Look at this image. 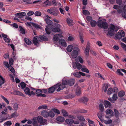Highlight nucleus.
I'll return each instance as SVG.
<instances>
[{"label":"nucleus","instance_id":"nucleus-35","mask_svg":"<svg viewBox=\"0 0 126 126\" xmlns=\"http://www.w3.org/2000/svg\"><path fill=\"white\" fill-rule=\"evenodd\" d=\"M97 23L94 20H92L90 22V25L92 27H95Z\"/></svg>","mask_w":126,"mask_h":126},{"label":"nucleus","instance_id":"nucleus-20","mask_svg":"<svg viewBox=\"0 0 126 126\" xmlns=\"http://www.w3.org/2000/svg\"><path fill=\"white\" fill-rule=\"evenodd\" d=\"M68 25L72 26L73 25V21L69 18H67L66 19Z\"/></svg>","mask_w":126,"mask_h":126},{"label":"nucleus","instance_id":"nucleus-13","mask_svg":"<svg viewBox=\"0 0 126 126\" xmlns=\"http://www.w3.org/2000/svg\"><path fill=\"white\" fill-rule=\"evenodd\" d=\"M38 36L34 37L32 39V42L35 45L38 47L39 45V43L37 40Z\"/></svg>","mask_w":126,"mask_h":126},{"label":"nucleus","instance_id":"nucleus-37","mask_svg":"<svg viewBox=\"0 0 126 126\" xmlns=\"http://www.w3.org/2000/svg\"><path fill=\"white\" fill-rule=\"evenodd\" d=\"M62 112L64 116H67L68 115V113L65 110H62Z\"/></svg>","mask_w":126,"mask_h":126},{"label":"nucleus","instance_id":"nucleus-55","mask_svg":"<svg viewBox=\"0 0 126 126\" xmlns=\"http://www.w3.org/2000/svg\"><path fill=\"white\" fill-rule=\"evenodd\" d=\"M92 17L90 16H88L86 17L87 20L89 22L92 21Z\"/></svg>","mask_w":126,"mask_h":126},{"label":"nucleus","instance_id":"nucleus-6","mask_svg":"<svg viewBox=\"0 0 126 126\" xmlns=\"http://www.w3.org/2000/svg\"><path fill=\"white\" fill-rule=\"evenodd\" d=\"M37 120L38 123L41 125H46L47 124V120L44 119L41 116H38L37 117Z\"/></svg>","mask_w":126,"mask_h":126},{"label":"nucleus","instance_id":"nucleus-54","mask_svg":"<svg viewBox=\"0 0 126 126\" xmlns=\"http://www.w3.org/2000/svg\"><path fill=\"white\" fill-rule=\"evenodd\" d=\"M5 81V80L4 79H0V86H1V85L4 83Z\"/></svg>","mask_w":126,"mask_h":126},{"label":"nucleus","instance_id":"nucleus-46","mask_svg":"<svg viewBox=\"0 0 126 126\" xmlns=\"http://www.w3.org/2000/svg\"><path fill=\"white\" fill-rule=\"evenodd\" d=\"M77 117L80 121H83L85 120L84 117L82 115H78Z\"/></svg>","mask_w":126,"mask_h":126},{"label":"nucleus","instance_id":"nucleus-39","mask_svg":"<svg viewBox=\"0 0 126 126\" xmlns=\"http://www.w3.org/2000/svg\"><path fill=\"white\" fill-rule=\"evenodd\" d=\"M95 76L96 77H97L99 78L102 79H104L103 78V76L101 74L99 73H96L95 74Z\"/></svg>","mask_w":126,"mask_h":126},{"label":"nucleus","instance_id":"nucleus-57","mask_svg":"<svg viewBox=\"0 0 126 126\" xmlns=\"http://www.w3.org/2000/svg\"><path fill=\"white\" fill-rule=\"evenodd\" d=\"M117 72L118 73V75H121L122 76L123 75V74L122 73L120 69H118L117 70Z\"/></svg>","mask_w":126,"mask_h":126},{"label":"nucleus","instance_id":"nucleus-16","mask_svg":"<svg viewBox=\"0 0 126 126\" xmlns=\"http://www.w3.org/2000/svg\"><path fill=\"white\" fill-rule=\"evenodd\" d=\"M31 24L33 27H35L36 29L37 30L41 29L43 31H44V30H43L42 27L39 25L33 22L31 23Z\"/></svg>","mask_w":126,"mask_h":126},{"label":"nucleus","instance_id":"nucleus-32","mask_svg":"<svg viewBox=\"0 0 126 126\" xmlns=\"http://www.w3.org/2000/svg\"><path fill=\"white\" fill-rule=\"evenodd\" d=\"M55 89L54 86L50 87L48 89V92L49 93H52L54 91Z\"/></svg>","mask_w":126,"mask_h":126},{"label":"nucleus","instance_id":"nucleus-59","mask_svg":"<svg viewBox=\"0 0 126 126\" xmlns=\"http://www.w3.org/2000/svg\"><path fill=\"white\" fill-rule=\"evenodd\" d=\"M23 1L25 2H26L27 4H30L32 3L31 1V0H23Z\"/></svg>","mask_w":126,"mask_h":126},{"label":"nucleus","instance_id":"nucleus-3","mask_svg":"<svg viewBox=\"0 0 126 126\" xmlns=\"http://www.w3.org/2000/svg\"><path fill=\"white\" fill-rule=\"evenodd\" d=\"M125 32H118L115 33V32H108L107 33V35L108 36H112L115 35V37L114 39H120L122 37H124L125 35Z\"/></svg>","mask_w":126,"mask_h":126},{"label":"nucleus","instance_id":"nucleus-5","mask_svg":"<svg viewBox=\"0 0 126 126\" xmlns=\"http://www.w3.org/2000/svg\"><path fill=\"white\" fill-rule=\"evenodd\" d=\"M53 86L55 90H56L58 92L60 91L61 90H63V88L66 87V86L64 85V84H63V81L62 83H57L56 85H54Z\"/></svg>","mask_w":126,"mask_h":126},{"label":"nucleus","instance_id":"nucleus-56","mask_svg":"<svg viewBox=\"0 0 126 126\" xmlns=\"http://www.w3.org/2000/svg\"><path fill=\"white\" fill-rule=\"evenodd\" d=\"M112 121L111 119L109 120H104V122L106 124H110L112 123Z\"/></svg>","mask_w":126,"mask_h":126},{"label":"nucleus","instance_id":"nucleus-17","mask_svg":"<svg viewBox=\"0 0 126 126\" xmlns=\"http://www.w3.org/2000/svg\"><path fill=\"white\" fill-rule=\"evenodd\" d=\"M88 99L86 97H84L79 99V100L80 102H82L86 104L88 101Z\"/></svg>","mask_w":126,"mask_h":126},{"label":"nucleus","instance_id":"nucleus-27","mask_svg":"<svg viewBox=\"0 0 126 126\" xmlns=\"http://www.w3.org/2000/svg\"><path fill=\"white\" fill-rule=\"evenodd\" d=\"M44 20L46 23L47 24V25L52 24L53 22L52 21L50 20L49 19L47 18H45Z\"/></svg>","mask_w":126,"mask_h":126},{"label":"nucleus","instance_id":"nucleus-42","mask_svg":"<svg viewBox=\"0 0 126 126\" xmlns=\"http://www.w3.org/2000/svg\"><path fill=\"white\" fill-rule=\"evenodd\" d=\"M76 64L77 65V68L78 69L80 70L82 68V65L79 63H78L77 62H76Z\"/></svg>","mask_w":126,"mask_h":126},{"label":"nucleus","instance_id":"nucleus-62","mask_svg":"<svg viewBox=\"0 0 126 126\" xmlns=\"http://www.w3.org/2000/svg\"><path fill=\"white\" fill-rule=\"evenodd\" d=\"M53 110L54 112L57 114H60V112L59 110L57 109H53Z\"/></svg>","mask_w":126,"mask_h":126},{"label":"nucleus","instance_id":"nucleus-26","mask_svg":"<svg viewBox=\"0 0 126 126\" xmlns=\"http://www.w3.org/2000/svg\"><path fill=\"white\" fill-rule=\"evenodd\" d=\"M59 11L55 9H52L51 14L54 16H57L58 14Z\"/></svg>","mask_w":126,"mask_h":126},{"label":"nucleus","instance_id":"nucleus-48","mask_svg":"<svg viewBox=\"0 0 126 126\" xmlns=\"http://www.w3.org/2000/svg\"><path fill=\"white\" fill-rule=\"evenodd\" d=\"M83 14L85 15H88L90 14V13L88 11L85 10H83Z\"/></svg>","mask_w":126,"mask_h":126},{"label":"nucleus","instance_id":"nucleus-21","mask_svg":"<svg viewBox=\"0 0 126 126\" xmlns=\"http://www.w3.org/2000/svg\"><path fill=\"white\" fill-rule=\"evenodd\" d=\"M65 122L67 124L71 125L73 123L74 121L72 119H67L65 120Z\"/></svg>","mask_w":126,"mask_h":126},{"label":"nucleus","instance_id":"nucleus-24","mask_svg":"<svg viewBox=\"0 0 126 126\" xmlns=\"http://www.w3.org/2000/svg\"><path fill=\"white\" fill-rule=\"evenodd\" d=\"M24 39V41L26 44L29 45H31L32 43L30 40L26 38H25Z\"/></svg>","mask_w":126,"mask_h":126},{"label":"nucleus","instance_id":"nucleus-36","mask_svg":"<svg viewBox=\"0 0 126 126\" xmlns=\"http://www.w3.org/2000/svg\"><path fill=\"white\" fill-rule=\"evenodd\" d=\"M99 110L102 112H103L104 110V107L102 103H100L99 105Z\"/></svg>","mask_w":126,"mask_h":126},{"label":"nucleus","instance_id":"nucleus-33","mask_svg":"<svg viewBox=\"0 0 126 126\" xmlns=\"http://www.w3.org/2000/svg\"><path fill=\"white\" fill-rule=\"evenodd\" d=\"M59 36L58 34H56L54 35L53 37V40L56 41H58L59 39Z\"/></svg>","mask_w":126,"mask_h":126},{"label":"nucleus","instance_id":"nucleus-53","mask_svg":"<svg viewBox=\"0 0 126 126\" xmlns=\"http://www.w3.org/2000/svg\"><path fill=\"white\" fill-rule=\"evenodd\" d=\"M112 92V90L111 88H109L107 91V93L109 94H111Z\"/></svg>","mask_w":126,"mask_h":126},{"label":"nucleus","instance_id":"nucleus-58","mask_svg":"<svg viewBox=\"0 0 126 126\" xmlns=\"http://www.w3.org/2000/svg\"><path fill=\"white\" fill-rule=\"evenodd\" d=\"M79 112L80 113H86L87 112V110L84 109L80 110L79 111Z\"/></svg>","mask_w":126,"mask_h":126},{"label":"nucleus","instance_id":"nucleus-52","mask_svg":"<svg viewBox=\"0 0 126 126\" xmlns=\"http://www.w3.org/2000/svg\"><path fill=\"white\" fill-rule=\"evenodd\" d=\"M81 70L82 72H84L87 73H89V70L87 68H82L81 69Z\"/></svg>","mask_w":126,"mask_h":126},{"label":"nucleus","instance_id":"nucleus-30","mask_svg":"<svg viewBox=\"0 0 126 126\" xmlns=\"http://www.w3.org/2000/svg\"><path fill=\"white\" fill-rule=\"evenodd\" d=\"M48 117H53L55 115L54 113L52 111L50 110L48 112Z\"/></svg>","mask_w":126,"mask_h":126},{"label":"nucleus","instance_id":"nucleus-63","mask_svg":"<svg viewBox=\"0 0 126 126\" xmlns=\"http://www.w3.org/2000/svg\"><path fill=\"white\" fill-rule=\"evenodd\" d=\"M80 39L82 43H83L84 42V40L83 38V36L82 34L80 35Z\"/></svg>","mask_w":126,"mask_h":126},{"label":"nucleus","instance_id":"nucleus-10","mask_svg":"<svg viewBox=\"0 0 126 126\" xmlns=\"http://www.w3.org/2000/svg\"><path fill=\"white\" fill-rule=\"evenodd\" d=\"M38 39L39 40V42H41V41H47L48 40V39L47 37L42 35H39L38 36Z\"/></svg>","mask_w":126,"mask_h":126},{"label":"nucleus","instance_id":"nucleus-34","mask_svg":"<svg viewBox=\"0 0 126 126\" xmlns=\"http://www.w3.org/2000/svg\"><path fill=\"white\" fill-rule=\"evenodd\" d=\"M73 75L78 78H80L81 77V76L79 73V72H77L76 71L73 73Z\"/></svg>","mask_w":126,"mask_h":126},{"label":"nucleus","instance_id":"nucleus-51","mask_svg":"<svg viewBox=\"0 0 126 126\" xmlns=\"http://www.w3.org/2000/svg\"><path fill=\"white\" fill-rule=\"evenodd\" d=\"M112 99L114 100H116L117 99V94H114L112 96Z\"/></svg>","mask_w":126,"mask_h":126},{"label":"nucleus","instance_id":"nucleus-14","mask_svg":"<svg viewBox=\"0 0 126 126\" xmlns=\"http://www.w3.org/2000/svg\"><path fill=\"white\" fill-rule=\"evenodd\" d=\"M41 115L45 118L48 117V114L47 111L43 110L41 112Z\"/></svg>","mask_w":126,"mask_h":126},{"label":"nucleus","instance_id":"nucleus-43","mask_svg":"<svg viewBox=\"0 0 126 126\" xmlns=\"http://www.w3.org/2000/svg\"><path fill=\"white\" fill-rule=\"evenodd\" d=\"M99 113L97 114V116L100 119L101 121L103 120L102 119V113L101 112H99Z\"/></svg>","mask_w":126,"mask_h":126},{"label":"nucleus","instance_id":"nucleus-60","mask_svg":"<svg viewBox=\"0 0 126 126\" xmlns=\"http://www.w3.org/2000/svg\"><path fill=\"white\" fill-rule=\"evenodd\" d=\"M9 69L10 71H11L12 73H15V70L14 68L12 66H11L9 68Z\"/></svg>","mask_w":126,"mask_h":126},{"label":"nucleus","instance_id":"nucleus-9","mask_svg":"<svg viewBox=\"0 0 126 126\" xmlns=\"http://www.w3.org/2000/svg\"><path fill=\"white\" fill-rule=\"evenodd\" d=\"M35 94H36V96L38 97L41 96L43 97H45L46 96L45 94H42V91L40 89H36L35 91Z\"/></svg>","mask_w":126,"mask_h":126},{"label":"nucleus","instance_id":"nucleus-28","mask_svg":"<svg viewBox=\"0 0 126 126\" xmlns=\"http://www.w3.org/2000/svg\"><path fill=\"white\" fill-rule=\"evenodd\" d=\"M56 119L58 121L61 122H63L64 120V118L63 117L60 116L57 117Z\"/></svg>","mask_w":126,"mask_h":126},{"label":"nucleus","instance_id":"nucleus-11","mask_svg":"<svg viewBox=\"0 0 126 126\" xmlns=\"http://www.w3.org/2000/svg\"><path fill=\"white\" fill-rule=\"evenodd\" d=\"M106 112L107 115L109 114H110L109 116H105V117L106 118H110L112 117L113 115V112L111 109H107L106 111Z\"/></svg>","mask_w":126,"mask_h":126},{"label":"nucleus","instance_id":"nucleus-29","mask_svg":"<svg viewBox=\"0 0 126 126\" xmlns=\"http://www.w3.org/2000/svg\"><path fill=\"white\" fill-rule=\"evenodd\" d=\"M73 48V46L71 45H70L68 46L66 48V49L68 52H71Z\"/></svg>","mask_w":126,"mask_h":126},{"label":"nucleus","instance_id":"nucleus-31","mask_svg":"<svg viewBox=\"0 0 126 126\" xmlns=\"http://www.w3.org/2000/svg\"><path fill=\"white\" fill-rule=\"evenodd\" d=\"M114 110L115 113V116L116 118H118L120 114V113L118 110L115 109H114Z\"/></svg>","mask_w":126,"mask_h":126},{"label":"nucleus","instance_id":"nucleus-23","mask_svg":"<svg viewBox=\"0 0 126 126\" xmlns=\"http://www.w3.org/2000/svg\"><path fill=\"white\" fill-rule=\"evenodd\" d=\"M14 94L15 95H18L22 96H24V94L21 92L16 90L14 91Z\"/></svg>","mask_w":126,"mask_h":126},{"label":"nucleus","instance_id":"nucleus-8","mask_svg":"<svg viewBox=\"0 0 126 126\" xmlns=\"http://www.w3.org/2000/svg\"><path fill=\"white\" fill-rule=\"evenodd\" d=\"M90 42L88 41L87 42V45L86 48L84 50V53L85 55L87 56H88L89 50L90 49Z\"/></svg>","mask_w":126,"mask_h":126},{"label":"nucleus","instance_id":"nucleus-61","mask_svg":"<svg viewBox=\"0 0 126 126\" xmlns=\"http://www.w3.org/2000/svg\"><path fill=\"white\" fill-rule=\"evenodd\" d=\"M11 25L12 26H13V27H14L16 28H17L18 27V25L16 23H14L13 24H12Z\"/></svg>","mask_w":126,"mask_h":126},{"label":"nucleus","instance_id":"nucleus-7","mask_svg":"<svg viewBox=\"0 0 126 126\" xmlns=\"http://www.w3.org/2000/svg\"><path fill=\"white\" fill-rule=\"evenodd\" d=\"M24 89L25 93L26 94L30 96L35 94V93L33 91H31L30 92V89L28 87H25Z\"/></svg>","mask_w":126,"mask_h":126},{"label":"nucleus","instance_id":"nucleus-49","mask_svg":"<svg viewBox=\"0 0 126 126\" xmlns=\"http://www.w3.org/2000/svg\"><path fill=\"white\" fill-rule=\"evenodd\" d=\"M18 107V105L17 103H15L13 105V108L15 110H17Z\"/></svg>","mask_w":126,"mask_h":126},{"label":"nucleus","instance_id":"nucleus-40","mask_svg":"<svg viewBox=\"0 0 126 126\" xmlns=\"http://www.w3.org/2000/svg\"><path fill=\"white\" fill-rule=\"evenodd\" d=\"M47 106L46 105H42L39 106L38 108V109L39 110L40 109H46L47 108Z\"/></svg>","mask_w":126,"mask_h":126},{"label":"nucleus","instance_id":"nucleus-38","mask_svg":"<svg viewBox=\"0 0 126 126\" xmlns=\"http://www.w3.org/2000/svg\"><path fill=\"white\" fill-rule=\"evenodd\" d=\"M20 85L21 87V89H24L26 87V84L24 82H21Z\"/></svg>","mask_w":126,"mask_h":126},{"label":"nucleus","instance_id":"nucleus-50","mask_svg":"<svg viewBox=\"0 0 126 126\" xmlns=\"http://www.w3.org/2000/svg\"><path fill=\"white\" fill-rule=\"evenodd\" d=\"M34 14L36 16H40L41 15V13L40 11H36L35 13Z\"/></svg>","mask_w":126,"mask_h":126},{"label":"nucleus","instance_id":"nucleus-64","mask_svg":"<svg viewBox=\"0 0 126 126\" xmlns=\"http://www.w3.org/2000/svg\"><path fill=\"white\" fill-rule=\"evenodd\" d=\"M122 16L126 19V13L125 12H123L122 13Z\"/></svg>","mask_w":126,"mask_h":126},{"label":"nucleus","instance_id":"nucleus-18","mask_svg":"<svg viewBox=\"0 0 126 126\" xmlns=\"http://www.w3.org/2000/svg\"><path fill=\"white\" fill-rule=\"evenodd\" d=\"M37 117H35L32 119V124L34 126H37L38 125V123L37 121Z\"/></svg>","mask_w":126,"mask_h":126},{"label":"nucleus","instance_id":"nucleus-22","mask_svg":"<svg viewBox=\"0 0 126 126\" xmlns=\"http://www.w3.org/2000/svg\"><path fill=\"white\" fill-rule=\"evenodd\" d=\"M104 105L106 108L108 107H110L111 105L110 103L107 100H105Z\"/></svg>","mask_w":126,"mask_h":126},{"label":"nucleus","instance_id":"nucleus-19","mask_svg":"<svg viewBox=\"0 0 126 126\" xmlns=\"http://www.w3.org/2000/svg\"><path fill=\"white\" fill-rule=\"evenodd\" d=\"M78 54V51L73 50L71 54V56L72 58H75L77 57Z\"/></svg>","mask_w":126,"mask_h":126},{"label":"nucleus","instance_id":"nucleus-4","mask_svg":"<svg viewBox=\"0 0 126 126\" xmlns=\"http://www.w3.org/2000/svg\"><path fill=\"white\" fill-rule=\"evenodd\" d=\"M75 82V80L74 79H66L63 80V83L64 85H68L70 86H72L74 85Z\"/></svg>","mask_w":126,"mask_h":126},{"label":"nucleus","instance_id":"nucleus-2","mask_svg":"<svg viewBox=\"0 0 126 126\" xmlns=\"http://www.w3.org/2000/svg\"><path fill=\"white\" fill-rule=\"evenodd\" d=\"M55 26V27L53 28L52 24L47 25L45 29V32H51V31L52 32H60L61 25L59 24L56 23Z\"/></svg>","mask_w":126,"mask_h":126},{"label":"nucleus","instance_id":"nucleus-12","mask_svg":"<svg viewBox=\"0 0 126 126\" xmlns=\"http://www.w3.org/2000/svg\"><path fill=\"white\" fill-rule=\"evenodd\" d=\"M59 45L64 47H66L67 45V44L65 40L62 39H60L59 40Z\"/></svg>","mask_w":126,"mask_h":126},{"label":"nucleus","instance_id":"nucleus-41","mask_svg":"<svg viewBox=\"0 0 126 126\" xmlns=\"http://www.w3.org/2000/svg\"><path fill=\"white\" fill-rule=\"evenodd\" d=\"M44 4L47 6H49L51 5V1H46L44 2Z\"/></svg>","mask_w":126,"mask_h":126},{"label":"nucleus","instance_id":"nucleus-45","mask_svg":"<svg viewBox=\"0 0 126 126\" xmlns=\"http://www.w3.org/2000/svg\"><path fill=\"white\" fill-rule=\"evenodd\" d=\"M12 124L11 121H8L6 122L5 123L4 125V126H6V125L7 126H10Z\"/></svg>","mask_w":126,"mask_h":126},{"label":"nucleus","instance_id":"nucleus-47","mask_svg":"<svg viewBox=\"0 0 126 126\" xmlns=\"http://www.w3.org/2000/svg\"><path fill=\"white\" fill-rule=\"evenodd\" d=\"M120 45L123 49L126 51V45L122 42L121 43Z\"/></svg>","mask_w":126,"mask_h":126},{"label":"nucleus","instance_id":"nucleus-15","mask_svg":"<svg viewBox=\"0 0 126 126\" xmlns=\"http://www.w3.org/2000/svg\"><path fill=\"white\" fill-rule=\"evenodd\" d=\"M26 13L25 12H19L16 14V16H17L18 18H21L24 17L25 16Z\"/></svg>","mask_w":126,"mask_h":126},{"label":"nucleus","instance_id":"nucleus-25","mask_svg":"<svg viewBox=\"0 0 126 126\" xmlns=\"http://www.w3.org/2000/svg\"><path fill=\"white\" fill-rule=\"evenodd\" d=\"M125 94V92L123 91H121L118 93V96L120 97H123Z\"/></svg>","mask_w":126,"mask_h":126},{"label":"nucleus","instance_id":"nucleus-44","mask_svg":"<svg viewBox=\"0 0 126 126\" xmlns=\"http://www.w3.org/2000/svg\"><path fill=\"white\" fill-rule=\"evenodd\" d=\"M81 91L79 89H78L76 90V94L78 96H79L81 94Z\"/></svg>","mask_w":126,"mask_h":126},{"label":"nucleus","instance_id":"nucleus-1","mask_svg":"<svg viewBox=\"0 0 126 126\" xmlns=\"http://www.w3.org/2000/svg\"><path fill=\"white\" fill-rule=\"evenodd\" d=\"M97 25L100 28L106 29L108 28L107 32H117L119 29L118 27L112 24L108 25L106 22L102 20H98Z\"/></svg>","mask_w":126,"mask_h":126}]
</instances>
